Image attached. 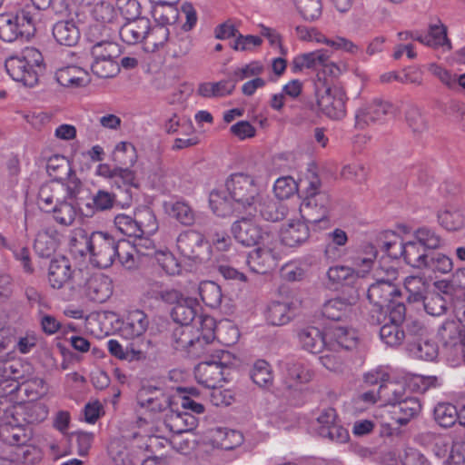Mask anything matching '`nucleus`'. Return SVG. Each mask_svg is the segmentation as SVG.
Returning a JSON list of instances; mask_svg holds the SVG:
<instances>
[{
  "instance_id": "27",
  "label": "nucleus",
  "mask_w": 465,
  "mask_h": 465,
  "mask_svg": "<svg viewBox=\"0 0 465 465\" xmlns=\"http://www.w3.org/2000/svg\"><path fill=\"white\" fill-rule=\"evenodd\" d=\"M421 411V404L415 397H405L403 401L392 407L391 413L396 423L404 426L417 417Z\"/></svg>"
},
{
  "instance_id": "63",
  "label": "nucleus",
  "mask_w": 465,
  "mask_h": 465,
  "mask_svg": "<svg viewBox=\"0 0 465 465\" xmlns=\"http://www.w3.org/2000/svg\"><path fill=\"white\" fill-rule=\"evenodd\" d=\"M46 171L50 176L54 177V180L61 181L62 174L72 173V168L64 156L54 154L48 159Z\"/></svg>"
},
{
  "instance_id": "23",
  "label": "nucleus",
  "mask_w": 465,
  "mask_h": 465,
  "mask_svg": "<svg viewBox=\"0 0 465 465\" xmlns=\"http://www.w3.org/2000/svg\"><path fill=\"white\" fill-rule=\"evenodd\" d=\"M310 229L307 223L292 221L281 230V242L288 247H297L307 242Z\"/></svg>"
},
{
  "instance_id": "47",
  "label": "nucleus",
  "mask_w": 465,
  "mask_h": 465,
  "mask_svg": "<svg viewBox=\"0 0 465 465\" xmlns=\"http://www.w3.org/2000/svg\"><path fill=\"white\" fill-rule=\"evenodd\" d=\"M377 246L381 248L389 257L397 259L403 257L404 242L399 241L397 235L392 232H385L376 240Z\"/></svg>"
},
{
  "instance_id": "6",
  "label": "nucleus",
  "mask_w": 465,
  "mask_h": 465,
  "mask_svg": "<svg viewBox=\"0 0 465 465\" xmlns=\"http://www.w3.org/2000/svg\"><path fill=\"white\" fill-rule=\"evenodd\" d=\"M360 300L358 286H346L334 298L322 305V315L331 321L349 319L355 312V306Z\"/></svg>"
},
{
  "instance_id": "26",
  "label": "nucleus",
  "mask_w": 465,
  "mask_h": 465,
  "mask_svg": "<svg viewBox=\"0 0 465 465\" xmlns=\"http://www.w3.org/2000/svg\"><path fill=\"white\" fill-rule=\"evenodd\" d=\"M200 304L198 301L191 297H183L171 312L172 319L180 324V326H190L195 319L199 311Z\"/></svg>"
},
{
  "instance_id": "34",
  "label": "nucleus",
  "mask_w": 465,
  "mask_h": 465,
  "mask_svg": "<svg viewBox=\"0 0 465 465\" xmlns=\"http://www.w3.org/2000/svg\"><path fill=\"white\" fill-rule=\"evenodd\" d=\"M170 35L169 28L163 24L157 23L154 25H151V22L149 21V30L148 33H146L143 44L144 50L153 53L165 45H167Z\"/></svg>"
},
{
  "instance_id": "39",
  "label": "nucleus",
  "mask_w": 465,
  "mask_h": 465,
  "mask_svg": "<svg viewBox=\"0 0 465 465\" xmlns=\"http://www.w3.org/2000/svg\"><path fill=\"white\" fill-rule=\"evenodd\" d=\"M30 440V436L25 430L19 426L8 423L0 424V441L10 446H25Z\"/></svg>"
},
{
  "instance_id": "54",
  "label": "nucleus",
  "mask_w": 465,
  "mask_h": 465,
  "mask_svg": "<svg viewBox=\"0 0 465 465\" xmlns=\"http://www.w3.org/2000/svg\"><path fill=\"white\" fill-rule=\"evenodd\" d=\"M193 333L192 326L176 327L172 333L173 348L185 357V355H188L190 343L193 341Z\"/></svg>"
},
{
  "instance_id": "3",
  "label": "nucleus",
  "mask_w": 465,
  "mask_h": 465,
  "mask_svg": "<svg viewBox=\"0 0 465 465\" xmlns=\"http://www.w3.org/2000/svg\"><path fill=\"white\" fill-rule=\"evenodd\" d=\"M96 173L111 181V185L118 194V203L122 206L129 207L134 199V189L139 184L134 170L127 167H111L108 163L97 166Z\"/></svg>"
},
{
  "instance_id": "14",
  "label": "nucleus",
  "mask_w": 465,
  "mask_h": 465,
  "mask_svg": "<svg viewBox=\"0 0 465 465\" xmlns=\"http://www.w3.org/2000/svg\"><path fill=\"white\" fill-rule=\"evenodd\" d=\"M177 248L180 253L193 262H203L208 256L207 242L202 233L196 231H187L177 238Z\"/></svg>"
},
{
  "instance_id": "5",
  "label": "nucleus",
  "mask_w": 465,
  "mask_h": 465,
  "mask_svg": "<svg viewBox=\"0 0 465 465\" xmlns=\"http://www.w3.org/2000/svg\"><path fill=\"white\" fill-rule=\"evenodd\" d=\"M122 50L120 45L113 41H101L91 47L93 63L91 70L99 78H112L120 72L117 59Z\"/></svg>"
},
{
  "instance_id": "55",
  "label": "nucleus",
  "mask_w": 465,
  "mask_h": 465,
  "mask_svg": "<svg viewBox=\"0 0 465 465\" xmlns=\"http://www.w3.org/2000/svg\"><path fill=\"white\" fill-rule=\"evenodd\" d=\"M0 38L5 42L24 38L13 14L0 15Z\"/></svg>"
},
{
  "instance_id": "19",
  "label": "nucleus",
  "mask_w": 465,
  "mask_h": 465,
  "mask_svg": "<svg viewBox=\"0 0 465 465\" xmlns=\"http://www.w3.org/2000/svg\"><path fill=\"white\" fill-rule=\"evenodd\" d=\"M64 193V183L52 180L40 187L37 203L42 211L50 213L54 206L67 200Z\"/></svg>"
},
{
  "instance_id": "49",
  "label": "nucleus",
  "mask_w": 465,
  "mask_h": 465,
  "mask_svg": "<svg viewBox=\"0 0 465 465\" xmlns=\"http://www.w3.org/2000/svg\"><path fill=\"white\" fill-rule=\"evenodd\" d=\"M413 239L422 245L426 250L431 252L432 250L439 249L443 244L441 236L434 229L422 226L413 232Z\"/></svg>"
},
{
  "instance_id": "1",
  "label": "nucleus",
  "mask_w": 465,
  "mask_h": 465,
  "mask_svg": "<svg viewBox=\"0 0 465 465\" xmlns=\"http://www.w3.org/2000/svg\"><path fill=\"white\" fill-rule=\"evenodd\" d=\"M78 244H84L85 251L90 254V262L98 268L110 267L119 247H130L129 242L125 241H118L114 236L104 232H94L89 236L81 232L79 238L73 237L71 239V247L75 248L82 255L85 252L84 250L78 249Z\"/></svg>"
},
{
  "instance_id": "18",
  "label": "nucleus",
  "mask_w": 465,
  "mask_h": 465,
  "mask_svg": "<svg viewBox=\"0 0 465 465\" xmlns=\"http://www.w3.org/2000/svg\"><path fill=\"white\" fill-rule=\"evenodd\" d=\"M85 296L94 302H106L113 293L112 281L103 273H94L85 279L82 286Z\"/></svg>"
},
{
  "instance_id": "2",
  "label": "nucleus",
  "mask_w": 465,
  "mask_h": 465,
  "mask_svg": "<svg viewBox=\"0 0 465 465\" xmlns=\"http://www.w3.org/2000/svg\"><path fill=\"white\" fill-rule=\"evenodd\" d=\"M5 67L11 78L25 86H34L44 73L43 54L35 47H26L20 54L5 60Z\"/></svg>"
},
{
  "instance_id": "58",
  "label": "nucleus",
  "mask_w": 465,
  "mask_h": 465,
  "mask_svg": "<svg viewBox=\"0 0 465 465\" xmlns=\"http://www.w3.org/2000/svg\"><path fill=\"white\" fill-rule=\"evenodd\" d=\"M452 268L453 262L449 256L441 252H431L423 269L444 274L451 272Z\"/></svg>"
},
{
  "instance_id": "16",
  "label": "nucleus",
  "mask_w": 465,
  "mask_h": 465,
  "mask_svg": "<svg viewBox=\"0 0 465 465\" xmlns=\"http://www.w3.org/2000/svg\"><path fill=\"white\" fill-rule=\"evenodd\" d=\"M137 404L150 412L156 413L177 405L162 388L148 385L143 386L136 394Z\"/></svg>"
},
{
  "instance_id": "62",
  "label": "nucleus",
  "mask_w": 465,
  "mask_h": 465,
  "mask_svg": "<svg viewBox=\"0 0 465 465\" xmlns=\"http://www.w3.org/2000/svg\"><path fill=\"white\" fill-rule=\"evenodd\" d=\"M298 185L304 190L305 195L324 193L321 191L322 181L313 166L308 168L306 173L302 174L299 179Z\"/></svg>"
},
{
  "instance_id": "48",
  "label": "nucleus",
  "mask_w": 465,
  "mask_h": 465,
  "mask_svg": "<svg viewBox=\"0 0 465 465\" xmlns=\"http://www.w3.org/2000/svg\"><path fill=\"white\" fill-rule=\"evenodd\" d=\"M286 376L296 383L309 382L313 376V371L302 361L289 360L283 363Z\"/></svg>"
},
{
  "instance_id": "57",
  "label": "nucleus",
  "mask_w": 465,
  "mask_h": 465,
  "mask_svg": "<svg viewBox=\"0 0 465 465\" xmlns=\"http://www.w3.org/2000/svg\"><path fill=\"white\" fill-rule=\"evenodd\" d=\"M50 213H53L56 223L65 226L71 225L77 214L75 205L69 202V200H65L57 206H54V210H51Z\"/></svg>"
},
{
  "instance_id": "9",
  "label": "nucleus",
  "mask_w": 465,
  "mask_h": 465,
  "mask_svg": "<svg viewBox=\"0 0 465 465\" xmlns=\"http://www.w3.org/2000/svg\"><path fill=\"white\" fill-rule=\"evenodd\" d=\"M317 104L327 117L332 120H341L346 116L347 96L340 86H326L322 94L317 91Z\"/></svg>"
},
{
  "instance_id": "24",
  "label": "nucleus",
  "mask_w": 465,
  "mask_h": 465,
  "mask_svg": "<svg viewBox=\"0 0 465 465\" xmlns=\"http://www.w3.org/2000/svg\"><path fill=\"white\" fill-rule=\"evenodd\" d=\"M249 268L258 274H265L277 266L274 252L269 248H257L251 252L246 261Z\"/></svg>"
},
{
  "instance_id": "51",
  "label": "nucleus",
  "mask_w": 465,
  "mask_h": 465,
  "mask_svg": "<svg viewBox=\"0 0 465 465\" xmlns=\"http://www.w3.org/2000/svg\"><path fill=\"white\" fill-rule=\"evenodd\" d=\"M327 277L332 284H341L342 288L346 286H357L359 279L354 271L347 266H332L327 272Z\"/></svg>"
},
{
  "instance_id": "20",
  "label": "nucleus",
  "mask_w": 465,
  "mask_h": 465,
  "mask_svg": "<svg viewBox=\"0 0 465 465\" xmlns=\"http://www.w3.org/2000/svg\"><path fill=\"white\" fill-rule=\"evenodd\" d=\"M231 232L239 243L248 247L258 244L262 237L261 227L245 217L234 222Z\"/></svg>"
},
{
  "instance_id": "35",
  "label": "nucleus",
  "mask_w": 465,
  "mask_h": 465,
  "mask_svg": "<svg viewBox=\"0 0 465 465\" xmlns=\"http://www.w3.org/2000/svg\"><path fill=\"white\" fill-rule=\"evenodd\" d=\"M429 255L430 252L414 239L404 242L403 259L411 267L423 270Z\"/></svg>"
},
{
  "instance_id": "30",
  "label": "nucleus",
  "mask_w": 465,
  "mask_h": 465,
  "mask_svg": "<svg viewBox=\"0 0 465 465\" xmlns=\"http://www.w3.org/2000/svg\"><path fill=\"white\" fill-rule=\"evenodd\" d=\"M294 317L292 303L288 302H272L267 306L266 320L273 326L287 324Z\"/></svg>"
},
{
  "instance_id": "53",
  "label": "nucleus",
  "mask_w": 465,
  "mask_h": 465,
  "mask_svg": "<svg viewBox=\"0 0 465 465\" xmlns=\"http://www.w3.org/2000/svg\"><path fill=\"white\" fill-rule=\"evenodd\" d=\"M153 16L158 24L167 26L176 23L179 18V10L173 3L160 1L154 7Z\"/></svg>"
},
{
  "instance_id": "31",
  "label": "nucleus",
  "mask_w": 465,
  "mask_h": 465,
  "mask_svg": "<svg viewBox=\"0 0 465 465\" xmlns=\"http://www.w3.org/2000/svg\"><path fill=\"white\" fill-rule=\"evenodd\" d=\"M170 410L171 412L166 415L164 422L172 431L182 433L196 428L198 420L195 416L187 411L174 410L173 405Z\"/></svg>"
},
{
  "instance_id": "45",
  "label": "nucleus",
  "mask_w": 465,
  "mask_h": 465,
  "mask_svg": "<svg viewBox=\"0 0 465 465\" xmlns=\"http://www.w3.org/2000/svg\"><path fill=\"white\" fill-rule=\"evenodd\" d=\"M435 421L442 428L452 427L459 419L458 410L450 402H439L433 411Z\"/></svg>"
},
{
  "instance_id": "59",
  "label": "nucleus",
  "mask_w": 465,
  "mask_h": 465,
  "mask_svg": "<svg viewBox=\"0 0 465 465\" xmlns=\"http://www.w3.org/2000/svg\"><path fill=\"white\" fill-rule=\"evenodd\" d=\"M295 6L304 20L315 21L322 15L321 0H294Z\"/></svg>"
},
{
  "instance_id": "41",
  "label": "nucleus",
  "mask_w": 465,
  "mask_h": 465,
  "mask_svg": "<svg viewBox=\"0 0 465 465\" xmlns=\"http://www.w3.org/2000/svg\"><path fill=\"white\" fill-rule=\"evenodd\" d=\"M329 59L327 51L317 50L297 55L292 62L294 71H302L303 68H317L326 65Z\"/></svg>"
},
{
  "instance_id": "7",
  "label": "nucleus",
  "mask_w": 465,
  "mask_h": 465,
  "mask_svg": "<svg viewBox=\"0 0 465 465\" xmlns=\"http://www.w3.org/2000/svg\"><path fill=\"white\" fill-rule=\"evenodd\" d=\"M226 188L236 204L246 210L256 211L254 203L259 189L252 176L242 173H233L226 181Z\"/></svg>"
},
{
  "instance_id": "15",
  "label": "nucleus",
  "mask_w": 465,
  "mask_h": 465,
  "mask_svg": "<svg viewBox=\"0 0 465 465\" xmlns=\"http://www.w3.org/2000/svg\"><path fill=\"white\" fill-rule=\"evenodd\" d=\"M84 272L81 270L72 271L71 264L65 257L54 259L48 268V281L52 288L60 289L69 281L78 287L82 286Z\"/></svg>"
},
{
  "instance_id": "36",
  "label": "nucleus",
  "mask_w": 465,
  "mask_h": 465,
  "mask_svg": "<svg viewBox=\"0 0 465 465\" xmlns=\"http://www.w3.org/2000/svg\"><path fill=\"white\" fill-rule=\"evenodd\" d=\"M358 345V336L354 330L345 327H334L330 331V343L328 346L336 347L346 351L353 350Z\"/></svg>"
},
{
  "instance_id": "56",
  "label": "nucleus",
  "mask_w": 465,
  "mask_h": 465,
  "mask_svg": "<svg viewBox=\"0 0 465 465\" xmlns=\"http://www.w3.org/2000/svg\"><path fill=\"white\" fill-rule=\"evenodd\" d=\"M168 213L180 223L190 226L195 221V213L191 206L185 202H175L169 204Z\"/></svg>"
},
{
  "instance_id": "29",
  "label": "nucleus",
  "mask_w": 465,
  "mask_h": 465,
  "mask_svg": "<svg viewBox=\"0 0 465 465\" xmlns=\"http://www.w3.org/2000/svg\"><path fill=\"white\" fill-rule=\"evenodd\" d=\"M40 14L35 6L25 5L23 8L13 14L23 37L28 40L34 36L36 31L35 25Z\"/></svg>"
},
{
  "instance_id": "32",
  "label": "nucleus",
  "mask_w": 465,
  "mask_h": 465,
  "mask_svg": "<svg viewBox=\"0 0 465 465\" xmlns=\"http://www.w3.org/2000/svg\"><path fill=\"white\" fill-rule=\"evenodd\" d=\"M53 35L58 44L74 46L80 38V31L72 19L62 20L54 25Z\"/></svg>"
},
{
  "instance_id": "17",
  "label": "nucleus",
  "mask_w": 465,
  "mask_h": 465,
  "mask_svg": "<svg viewBox=\"0 0 465 465\" xmlns=\"http://www.w3.org/2000/svg\"><path fill=\"white\" fill-rule=\"evenodd\" d=\"M151 345V341L138 340L126 344L124 347L118 341L110 340L107 342L109 352L120 359L128 361H143L147 358V350Z\"/></svg>"
},
{
  "instance_id": "64",
  "label": "nucleus",
  "mask_w": 465,
  "mask_h": 465,
  "mask_svg": "<svg viewBox=\"0 0 465 465\" xmlns=\"http://www.w3.org/2000/svg\"><path fill=\"white\" fill-rule=\"evenodd\" d=\"M299 185L291 176H283L278 178L273 186L275 196L280 200L290 198L298 191Z\"/></svg>"
},
{
  "instance_id": "22",
  "label": "nucleus",
  "mask_w": 465,
  "mask_h": 465,
  "mask_svg": "<svg viewBox=\"0 0 465 465\" xmlns=\"http://www.w3.org/2000/svg\"><path fill=\"white\" fill-rule=\"evenodd\" d=\"M297 338L302 348L311 353H320L328 346L322 331L314 326L298 329Z\"/></svg>"
},
{
  "instance_id": "28",
  "label": "nucleus",
  "mask_w": 465,
  "mask_h": 465,
  "mask_svg": "<svg viewBox=\"0 0 465 465\" xmlns=\"http://www.w3.org/2000/svg\"><path fill=\"white\" fill-rule=\"evenodd\" d=\"M57 82L65 87H80L89 83V74L83 68L68 65L58 69L55 73Z\"/></svg>"
},
{
  "instance_id": "42",
  "label": "nucleus",
  "mask_w": 465,
  "mask_h": 465,
  "mask_svg": "<svg viewBox=\"0 0 465 465\" xmlns=\"http://www.w3.org/2000/svg\"><path fill=\"white\" fill-rule=\"evenodd\" d=\"M253 383L262 389H269L273 384V375L270 364L264 360L254 362L250 371Z\"/></svg>"
},
{
  "instance_id": "25",
  "label": "nucleus",
  "mask_w": 465,
  "mask_h": 465,
  "mask_svg": "<svg viewBox=\"0 0 465 465\" xmlns=\"http://www.w3.org/2000/svg\"><path fill=\"white\" fill-rule=\"evenodd\" d=\"M149 30V19L141 17L127 21L119 30L121 39L128 45L144 44L146 33Z\"/></svg>"
},
{
  "instance_id": "60",
  "label": "nucleus",
  "mask_w": 465,
  "mask_h": 465,
  "mask_svg": "<svg viewBox=\"0 0 465 465\" xmlns=\"http://www.w3.org/2000/svg\"><path fill=\"white\" fill-rule=\"evenodd\" d=\"M215 440L223 450H232L242 442V435L234 430L217 428Z\"/></svg>"
},
{
  "instance_id": "21",
  "label": "nucleus",
  "mask_w": 465,
  "mask_h": 465,
  "mask_svg": "<svg viewBox=\"0 0 465 465\" xmlns=\"http://www.w3.org/2000/svg\"><path fill=\"white\" fill-rule=\"evenodd\" d=\"M149 320L143 311L131 310L125 315L121 327L120 335L125 339H135L141 337L148 329Z\"/></svg>"
},
{
  "instance_id": "38",
  "label": "nucleus",
  "mask_w": 465,
  "mask_h": 465,
  "mask_svg": "<svg viewBox=\"0 0 465 465\" xmlns=\"http://www.w3.org/2000/svg\"><path fill=\"white\" fill-rule=\"evenodd\" d=\"M438 221L440 226L447 231H459L465 225V215L456 206H448L438 213Z\"/></svg>"
},
{
  "instance_id": "12",
  "label": "nucleus",
  "mask_w": 465,
  "mask_h": 465,
  "mask_svg": "<svg viewBox=\"0 0 465 465\" xmlns=\"http://www.w3.org/2000/svg\"><path fill=\"white\" fill-rule=\"evenodd\" d=\"M395 108L389 101L374 98L362 104L355 114L356 125L363 128L370 124H375L384 120L386 115H392Z\"/></svg>"
},
{
  "instance_id": "11",
  "label": "nucleus",
  "mask_w": 465,
  "mask_h": 465,
  "mask_svg": "<svg viewBox=\"0 0 465 465\" xmlns=\"http://www.w3.org/2000/svg\"><path fill=\"white\" fill-rule=\"evenodd\" d=\"M406 316L404 303H397L389 313V322L380 329L381 340L389 346L394 347L401 344L405 338V331L401 328Z\"/></svg>"
},
{
  "instance_id": "46",
  "label": "nucleus",
  "mask_w": 465,
  "mask_h": 465,
  "mask_svg": "<svg viewBox=\"0 0 465 465\" xmlns=\"http://www.w3.org/2000/svg\"><path fill=\"white\" fill-rule=\"evenodd\" d=\"M167 53L175 59L186 56L192 49V38L185 33L170 35L167 43Z\"/></svg>"
},
{
  "instance_id": "50",
  "label": "nucleus",
  "mask_w": 465,
  "mask_h": 465,
  "mask_svg": "<svg viewBox=\"0 0 465 465\" xmlns=\"http://www.w3.org/2000/svg\"><path fill=\"white\" fill-rule=\"evenodd\" d=\"M199 293L203 303L210 308H217L223 300L221 287L214 282L205 281L199 285Z\"/></svg>"
},
{
  "instance_id": "13",
  "label": "nucleus",
  "mask_w": 465,
  "mask_h": 465,
  "mask_svg": "<svg viewBox=\"0 0 465 465\" xmlns=\"http://www.w3.org/2000/svg\"><path fill=\"white\" fill-rule=\"evenodd\" d=\"M367 298L372 304L385 305L389 313L397 303H404L400 289L391 282L379 280L370 285L367 290Z\"/></svg>"
},
{
  "instance_id": "37",
  "label": "nucleus",
  "mask_w": 465,
  "mask_h": 465,
  "mask_svg": "<svg viewBox=\"0 0 465 465\" xmlns=\"http://www.w3.org/2000/svg\"><path fill=\"white\" fill-rule=\"evenodd\" d=\"M407 351L412 358L423 361H433L438 356V346L436 343L423 338L409 341Z\"/></svg>"
},
{
  "instance_id": "10",
  "label": "nucleus",
  "mask_w": 465,
  "mask_h": 465,
  "mask_svg": "<svg viewBox=\"0 0 465 465\" xmlns=\"http://www.w3.org/2000/svg\"><path fill=\"white\" fill-rule=\"evenodd\" d=\"M230 367L221 361H209L200 362L194 369L197 381L206 388L222 387L230 375Z\"/></svg>"
},
{
  "instance_id": "40",
  "label": "nucleus",
  "mask_w": 465,
  "mask_h": 465,
  "mask_svg": "<svg viewBox=\"0 0 465 465\" xmlns=\"http://www.w3.org/2000/svg\"><path fill=\"white\" fill-rule=\"evenodd\" d=\"M258 211L264 220L275 223L286 217L288 208L282 202L263 199L259 203Z\"/></svg>"
},
{
  "instance_id": "44",
  "label": "nucleus",
  "mask_w": 465,
  "mask_h": 465,
  "mask_svg": "<svg viewBox=\"0 0 465 465\" xmlns=\"http://www.w3.org/2000/svg\"><path fill=\"white\" fill-rule=\"evenodd\" d=\"M379 399L394 407L405 399V388L401 383L390 381L381 384L378 390Z\"/></svg>"
},
{
  "instance_id": "33",
  "label": "nucleus",
  "mask_w": 465,
  "mask_h": 465,
  "mask_svg": "<svg viewBox=\"0 0 465 465\" xmlns=\"http://www.w3.org/2000/svg\"><path fill=\"white\" fill-rule=\"evenodd\" d=\"M236 84L237 79H224L216 83H203L199 84L197 93L204 98L223 97L232 94Z\"/></svg>"
},
{
  "instance_id": "43",
  "label": "nucleus",
  "mask_w": 465,
  "mask_h": 465,
  "mask_svg": "<svg viewBox=\"0 0 465 465\" xmlns=\"http://www.w3.org/2000/svg\"><path fill=\"white\" fill-rule=\"evenodd\" d=\"M115 165L114 167H131L136 163L137 154L135 147L131 143H119L112 155Z\"/></svg>"
},
{
  "instance_id": "8",
  "label": "nucleus",
  "mask_w": 465,
  "mask_h": 465,
  "mask_svg": "<svg viewBox=\"0 0 465 465\" xmlns=\"http://www.w3.org/2000/svg\"><path fill=\"white\" fill-rule=\"evenodd\" d=\"M331 208V201L328 193L307 194L300 205V213L306 223L322 224L325 228L329 225Z\"/></svg>"
},
{
  "instance_id": "52",
  "label": "nucleus",
  "mask_w": 465,
  "mask_h": 465,
  "mask_svg": "<svg viewBox=\"0 0 465 465\" xmlns=\"http://www.w3.org/2000/svg\"><path fill=\"white\" fill-rule=\"evenodd\" d=\"M108 452L115 465H139L143 460L138 456L131 457V450L123 446L119 440L110 443Z\"/></svg>"
},
{
  "instance_id": "61",
  "label": "nucleus",
  "mask_w": 465,
  "mask_h": 465,
  "mask_svg": "<svg viewBox=\"0 0 465 465\" xmlns=\"http://www.w3.org/2000/svg\"><path fill=\"white\" fill-rule=\"evenodd\" d=\"M147 296L152 299L160 300L165 303L176 305L184 296L179 291L173 288L163 289L157 284H153L147 292Z\"/></svg>"
},
{
  "instance_id": "4",
  "label": "nucleus",
  "mask_w": 465,
  "mask_h": 465,
  "mask_svg": "<svg viewBox=\"0 0 465 465\" xmlns=\"http://www.w3.org/2000/svg\"><path fill=\"white\" fill-rule=\"evenodd\" d=\"M115 227L128 237L152 235L158 230V223L153 210L147 206L137 208L134 216L124 213L114 217Z\"/></svg>"
}]
</instances>
